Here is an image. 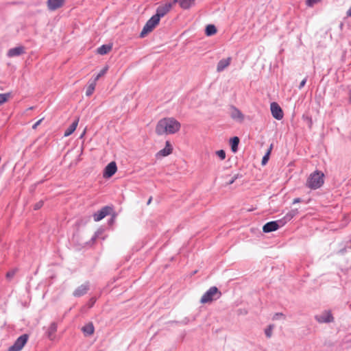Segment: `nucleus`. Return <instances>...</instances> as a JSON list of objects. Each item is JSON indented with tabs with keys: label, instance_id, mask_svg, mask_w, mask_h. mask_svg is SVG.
<instances>
[{
	"label": "nucleus",
	"instance_id": "nucleus-4",
	"mask_svg": "<svg viewBox=\"0 0 351 351\" xmlns=\"http://www.w3.org/2000/svg\"><path fill=\"white\" fill-rule=\"evenodd\" d=\"M160 20L153 15L144 25L140 37L144 38L148 33L152 32L155 27L159 23Z\"/></svg>",
	"mask_w": 351,
	"mask_h": 351
},
{
	"label": "nucleus",
	"instance_id": "nucleus-42",
	"mask_svg": "<svg viewBox=\"0 0 351 351\" xmlns=\"http://www.w3.org/2000/svg\"><path fill=\"white\" fill-rule=\"evenodd\" d=\"M273 330H265V334L267 338H270L272 336Z\"/></svg>",
	"mask_w": 351,
	"mask_h": 351
},
{
	"label": "nucleus",
	"instance_id": "nucleus-32",
	"mask_svg": "<svg viewBox=\"0 0 351 351\" xmlns=\"http://www.w3.org/2000/svg\"><path fill=\"white\" fill-rule=\"evenodd\" d=\"M242 178V175L241 174H239V173H237L235 174L232 178L231 180H230L228 182V185H230L232 184H233L237 179L239 178Z\"/></svg>",
	"mask_w": 351,
	"mask_h": 351
},
{
	"label": "nucleus",
	"instance_id": "nucleus-8",
	"mask_svg": "<svg viewBox=\"0 0 351 351\" xmlns=\"http://www.w3.org/2000/svg\"><path fill=\"white\" fill-rule=\"evenodd\" d=\"M315 318L319 323H330L334 320V317L330 311H324L320 314L316 315Z\"/></svg>",
	"mask_w": 351,
	"mask_h": 351
},
{
	"label": "nucleus",
	"instance_id": "nucleus-39",
	"mask_svg": "<svg viewBox=\"0 0 351 351\" xmlns=\"http://www.w3.org/2000/svg\"><path fill=\"white\" fill-rule=\"evenodd\" d=\"M81 329H94V325L92 322H89L84 326Z\"/></svg>",
	"mask_w": 351,
	"mask_h": 351
},
{
	"label": "nucleus",
	"instance_id": "nucleus-2",
	"mask_svg": "<svg viewBox=\"0 0 351 351\" xmlns=\"http://www.w3.org/2000/svg\"><path fill=\"white\" fill-rule=\"evenodd\" d=\"M324 174L319 170H316L310 174L306 183V186L313 190L319 189L324 183Z\"/></svg>",
	"mask_w": 351,
	"mask_h": 351
},
{
	"label": "nucleus",
	"instance_id": "nucleus-35",
	"mask_svg": "<svg viewBox=\"0 0 351 351\" xmlns=\"http://www.w3.org/2000/svg\"><path fill=\"white\" fill-rule=\"evenodd\" d=\"M43 204H44V202L43 200H40L39 202H36L34 205V210H39L40 208H41L43 207Z\"/></svg>",
	"mask_w": 351,
	"mask_h": 351
},
{
	"label": "nucleus",
	"instance_id": "nucleus-30",
	"mask_svg": "<svg viewBox=\"0 0 351 351\" xmlns=\"http://www.w3.org/2000/svg\"><path fill=\"white\" fill-rule=\"evenodd\" d=\"M103 230L101 229H99L97 230L94 235L92 237L91 239H90V242L92 243H94L96 239L99 237V236L102 233Z\"/></svg>",
	"mask_w": 351,
	"mask_h": 351
},
{
	"label": "nucleus",
	"instance_id": "nucleus-15",
	"mask_svg": "<svg viewBox=\"0 0 351 351\" xmlns=\"http://www.w3.org/2000/svg\"><path fill=\"white\" fill-rule=\"evenodd\" d=\"M172 145L170 142L167 141L165 143V147L156 154V156H167L172 153Z\"/></svg>",
	"mask_w": 351,
	"mask_h": 351
},
{
	"label": "nucleus",
	"instance_id": "nucleus-21",
	"mask_svg": "<svg viewBox=\"0 0 351 351\" xmlns=\"http://www.w3.org/2000/svg\"><path fill=\"white\" fill-rule=\"evenodd\" d=\"M112 49L111 45H102L97 48V52L100 55H106Z\"/></svg>",
	"mask_w": 351,
	"mask_h": 351
},
{
	"label": "nucleus",
	"instance_id": "nucleus-34",
	"mask_svg": "<svg viewBox=\"0 0 351 351\" xmlns=\"http://www.w3.org/2000/svg\"><path fill=\"white\" fill-rule=\"evenodd\" d=\"M322 0H306V5L308 7H313L315 4L318 3Z\"/></svg>",
	"mask_w": 351,
	"mask_h": 351
},
{
	"label": "nucleus",
	"instance_id": "nucleus-49",
	"mask_svg": "<svg viewBox=\"0 0 351 351\" xmlns=\"http://www.w3.org/2000/svg\"><path fill=\"white\" fill-rule=\"evenodd\" d=\"M282 219H284V221L285 222V223H287V222H289L290 220L288 219V218H287L286 215H285Z\"/></svg>",
	"mask_w": 351,
	"mask_h": 351
},
{
	"label": "nucleus",
	"instance_id": "nucleus-1",
	"mask_svg": "<svg viewBox=\"0 0 351 351\" xmlns=\"http://www.w3.org/2000/svg\"><path fill=\"white\" fill-rule=\"evenodd\" d=\"M181 124L173 117L160 119L156 127V133L158 135L165 134H175L180 130Z\"/></svg>",
	"mask_w": 351,
	"mask_h": 351
},
{
	"label": "nucleus",
	"instance_id": "nucleus-43",
	"mask_svg": "<svg viewBox=\"0 0 351 351\" xmlns=\"http://www.w3.org/2000/svg\"><path fill=\"white\" fill-rule=\"evenodd\" d=\"M43 119H41L38 120V121H36V122L33 125L32 128H33V129H36V128H37V126H38V125H40V123L42 122V121H43Z\"/></svg>",
	"mask_w": 351,
	"mask_h": 351
},
{
	"label": "nucleus",
	"instance_id": "nucleus-20",
	"mask_svg": "<svg viewBox=\"0 0 351 351\" xmlns=\"http://www.w3.org/2000/svg\"><path fill=\"white\" fill-rule=\"evenodd\" d=\"M240 142V139L238 136H234L230 139V145L231 150L233 153H236L238 151V147Z\"/></svg>",
	"mask_w": 351,
	"mask_h": 351
},
{
	"label": "nucleus",
	"instance_id": "nucleus-33",
	"mask_svg": "<svg viewBox=\"0 0 351 351\" xmlns=\"http://www.w3.org/2000/svg\"><path fill=\"white\" fill-rule=\"evenodd\" d=\"M16 269H12L7 272L6 278L11 280L16 274Z\"/></svg>",
	"mask_w": 351,
	"mask_h": 351
},
{
	"label": "nucleus",
	"instance_id": "nucleus-29",
	"mask_svg": "<svg viewBox=\"0 0 351 351\" xmlns=\"http://www.w3.org/2000/svg\"><path fill=\"white\" fill-rule=\"evenodd\" d=\"M56 330H47L45 335L50 339L54 340L56 338Z\"/></svg>",
	"mask_w": 351,
	"mask_h": 351
},
{
	"label": "nucleus",
	"instance_id": "nucleus-47",
	"mask_svg": "<svg viewBox=\"0 0 351 351\" xmlns=\"http://www.w3.org/2000/svg\"><path fill=\"white\" fill-rule=\"evenodd\" d=\"M343 342H344V343H349V342H351V337H346L343 339Z\"/></svg>",
	"mask_w": 351,
	"mask_h": 351
},
{
	"label": "nucleus",
	"instance_id": "nucleus-44",
	"mask_svg": "<svg viewBox=\"0 0 351 351\" xmlns=\"http://www.w3.org/2000/svg\"><path fill=\"white\" fill-rule=\"evenodd\" d=\"M115 220V216L112 215V217L108 220V224L112 225L114 223Z\"/></svg>",
	"mask_w": 351,
	"mask_h": 351
},
{
	"label": "nucleus",
	"instance_id": "nucleus-41",
	"mask_svg": "<svg viewBox=\"0 0 351 351\" xmlns=\"http://www.w3.org/2000/svg\"><path fill=\"white\" fill-rule=\"evenodd\" d=\"M306 81H307V77H305L304 79H303L301 81V82L300 83V84L298 86V88L302 89L305 86Z\"/></svg>",
	"mask_w": 351,
	"mask_h": 351
},
{
	"label": "nucleus",
	"instance_id": "nucleus-31",
	"mask_svg": "<svg viewBox=\"0 0 351 351\" xmlns=\"http://www.w3.org/2000/svg\"><path fill=\"white\" fill-rule=\"evenodd\" d=\"M216 155L221 160L226 158V152L223 149H220L216 152Z\"/></svg>",
	"mask_w": 351,
	"mask_h": 351
},
{
	"label": "nucleus",
	"instance_id": "nucleus-54",
	"mask_svg": "<svg viewBox=\"0 0 351 351\" xmlns=\"http://www.w3.org/2000/svg\"><path fill=\"white\" fill-rule=\"evenodd\" d=\"M350 101L351 102V95H350Z\"/></svg>",
	"mask_w": 351,
	"mask_h": 351
},
{
	"label": "nucleus",
	"instance_id": "nucleus-37",
	"mask_svg": "<svg viewBox=\"0 0 351 351\" xmlns=\"http://www.w3.org/2000/svg\"><path fill=\"white\" fill-rule=\"evenodd\" d=\"M85 337H90L94 334L95 330H82Z\"/></svg>",
	"mask_w": 351,
	"mask_h": 351
},
{
	"label": "nucleus",
	"instance_id": "nucleus-16",
	"mask_svg": "<svg viewBox=\"0 0 351 351\" xmlns=\"http://www.w3.org/2000/svg\"><path fill=\"white\" fill-rule=\"evenodd\" d=\"M231 60V57L220 60L217 65V71H223L226 68H227L230 64Z\"/></svg>",
	"mask_w": 351,
	"mask_h": 351
},
{
	"label": "nucleus",
	"instance_id": "nucleus-6",
	"mask_svg": "<svg viewBox=\"0 0 351 351\" xmlns=\"http://www.w3.org/2000/svg\"><path fill=\"white\" fill-rule=\"evenodd\" d=\"M173 2H168L157 7L156 14L154 16L160 20L161 18L165 16L172 8Z\"/></svg>",
	"mask_w": 351,
	"mask_h": 351
},
{
	"label": "nucleus",
	"instance_id": "nucleus-45",
	"mask_svg": "<svg viewBox=\"0 0 351 351\" xmlns=\"http://www.w3.org/2000/svg\"><path fill=\"white\" fill-rule=\"evenodd\" d=\"M58 327L57 324L56 322H52L50 325V327L49 329H56Z\"/></svg>",
	"mask_w": 351,
	"mask_h": 351
},
{
	"label": "nucleus",
	"instance_id": "nucleus-38",
	"mask_svg": "<svg viewBox=\"0 0 351 351\" xmlns=\"http://www.w3.org/2000/svg\"><path fill=\"white\" fill-rule=\"evenodd\" d=\"M278 225V229L282 226H284L286 223L284 221V219L282 218L278 219V220H276L275 221Z\"/></svg>",
	"mask_w": 351,
	"mask_h": 351
},
{
	"label": "nucleus",
	"instance_id": "nucleus-22",
	"mask_svg": "<svg viewBox=\"0 0 351 351\" xmlns=\"http://www.w3.org/2000/svg\"><path fill=\"white\" fill-rule=\"evenodd\" d=\"M217 32V27L215 25L209 24L206 26L205 28V34L207 36H211L215 34Z\"/></svg>",
	"mask_w": 351,
	"mask_h": 351
},
{
	"label": "nucleus",
	"instance_id": "nucleus-7",
	"mask_svg": "<svg viewBox=\"0 0 351 351\" xmlns=\"http://www.w3.org/2000/svg\"><path fill=\"white\" fill-rule=\"evenodd\" d=\"M113 210L112 206H105L101 209L95 213L93 215V219L95 221H99L106 217L107 215H110L111 212Z\"/></svg>",
	"mask_w": 351,
	"mask_h": 351
},
{
	"label": "nucleus",
	"instance_id": "nucleus-52",
	"mask_svg": "<svg viewBox=\"0 0 351 351\" xmlns=\"http://www.w3.org/2000/svg\"><path fill=\"white\" fill-rule=\"evenodd\" d=\"M238 311H239V312H240L239 313H243V311H242V310H241V309L238 310Z\"/></svg>",
	"mask_w": 351,
	"mask_h": 351
},
{
	"label": "nucleus",
	"instance_id": "nucleus-5",
	"mask_svg": "<svg viewBox=\"0 0 351 351\" xmlns=\"http://www.w3.org/2000/svg\"><path fill=\"white\" fill-rule=\"evenodd\" d=\"M28 339V334L22 335L16 339L14 344L8 348V351H21L27 343Z\"/></svg>",
	"mask_w": 351,
	"mask_h": 351
},
{
	"label": "nucleus",
	"instance_id": "nucleus-19",
	"mask_svg": "<svg viewBox=\"0 0 351 351\" xmlns=\"http://www.w3.org/2000/svg\"><path fill=\"white\" fill-rule=\"evenodd\" d=\"M79 119H75L64 131V136H69L74 132L78 124Z\"/></svg>",
	"mask_w": 351,
	"mask_h": 351
},
{
	"label": "nucleus",
	"instance_id": "nucleus-17",
	"mask_svg": "<svg viewBox=\"0 0 351 351\" xmlns=\"http://www.w3.org/2000/svg\"><path fill=\"white\" fill-rule=\"evenodd\" d=\"M65 0H48L47 6L50 10H56L62 7Z\"/></svg>",
	"mask_w": 351,
	"mask_h": 351
},
{
	"label": "nucleus",
	"instance_id": "nucleus-13",
	"mask_svg": "<svg viewBox=\"0 0 351 351\" xmlns=\"http://www.w3.org/2000/svg\"><path fill=\"white\" fill-rule=\"evenodd\" d=\"M25 53V47L23 46H19L11 48L8 51L7 56L10 58L19 56Z\"/></svg>",
	"mask_w": 351,
	"mask_h": 351
},
{
	"label": "nucleus",
	"instance_id": "nucleus-23",
	"mask_svg": "<svg viewBox=\"0 0 351 351\" xmlns=\"http://www.w3.org/2000/svg\"><path fill=\"white\" fill-rule=\"evenodd\" d=\"M95 86H96V82L93 80V82H90L88 87H87V89L86 90V95L87 97H90L93 95L94 90H95Z\"/></svg>",
	"mask_w": 351,
	"mask_h": 351
},
{
	"label": "nucleus",
	"instance_id": "nucleus-40",
	"mask_svg": "<svg viewBox=\"0 0 351 351\" xmlns=\"http://www.w3.org/2000/svg\"><path fill=\"white\" fill-rule=\"evenodd\" d=\"M280 317H284V315L282 313H276L273 316V319L274 320L278 319Z\"/></svg>",
	"mask_w": 351,
	"mask_h": 351
},
{
	"label": "nucleus",
	"instance_id": "nucleus-51",
	"mask_svg": "<svg viewBox=\"0 0 351 351\" xmlns=\"http://www.w3.org/2000/svg\"><path fill=\"white\" fill-rule=\"evenodd\" d=\"M152 200V197H150L149 198V199H148L147 202V205L150 204V203H151Z\"/></svg>",
	"mask_w": 351,
	"mask_h": 351
},
{
	"label": "nucleus",
	"instance_id": "nucleus-3",
	"mask_svg": "<svg viewBox=\"0 0 351 351\" xmlns=\"http://www.w3.org/2000/svg\"><path fill=\"white\" fill-rule=\"evenodd\" d=\"M221 296V292L215 286L211 287L207 290L202 295L200 302L202 304H206L219 299Z\"/></svg>",
	"mask_w": 351,
	"mask_h": 351
},
{
	"label": "nucleus",
	"instance_id": "nucleus-25",
	"mask_svg": "<svg viewBox=\"0 0 351 351\" xmlns=\"http://www.w3.org/2000/svg\"><path fill=\"white\" fill-rule=\"evenodd\" d=\"M271 148H272V145L270 146V148L267 150L266 154L263 157L262 161H261L262 165H265L267 163L269 158V155H270Z\"/></svg>",
	"mask_w": 351,
	"mask_h": 351
},
{
	"label": "nucleus",
	"instance_id": "nucleus-24",
	"mask_svg": "<svg viewBox=\"0 0 351 351\" xmlns=\"http://www.w3.org/2000/svg\"><path fill=\"white\" fill-rule=\"evenodd\" d=\"M302 119L305 121L309 129L312 128L313 126V120L312 117L308 114H303Z\"/></svg>",
	"mask_w": 351,
	"mask_h": 351
},
{
	"label": "nucleus",
	"instance_id": "nucleus-11",
	"mask_svg": "<svg viewBox=\"0 0 351 351\" xmlns=\"http://www.w3.org/2000/svg\"><path fill=\"white\" fill-rule=\"evenodd\" d=\"M117 167L115 162H110L107 166L104 168L103 172V177L105 178H111L117 171Z\"/></svg>",
	"mask_w": 351,
	"mask_h": 351
},
{
	"label": "nucleus",
	"instance_id": "nucleus-14",
	"mask_svg": "<svg viewBox=\"0 0 351 351\" xmlns=\"http://www.w3.org/2000/svg\"><path fill=\"white\" fill-rule=\"evenodd\" d=\"M278 230V225L275 221L266 223L263 227V232L269 233Z\"/></svg>",
	"mask_w": 351,
	"mask_h": 351
},
{
	"label": "nucleus",
	"instance_id": "nucleus-50",
	"mask_svg": "<svg viewBox=\"0 0 351 351\" xmlns=\"http://www.w3.org/2000/svg\"><path fill=\"white\" fill-rule=\"evenodd\" d=\"M273 327H274V326H273V325L269 324V326H267V328H266V329L271 330V329H273Z\"/></svg>",
	"mask_w": 351,
	"mask_h": 351
},
{
	"label": "nucleus",
	"instance_id": "nucleus-53",
	"mask_svg": "<svg viewBox=\"0 0 351 351\" xmlns=\"http://www.w3.org/2000/svg\"><path fill=\"white\" fill-rule=\"evenodd\" d=\"M33 108H34V107H30L29 110H32Z\"/></svg>",
	"mask_w": 351,
	"mask_h": 351
},
{
	"label": "nucleus",
	"instance_id": "nucleus-36",
	"mask_svg": "<svg viewBox=\"0 0 351 351\" xmlns=\"http://www.w3.org/2000/svg\"><path fill=\"white\" fill-rule=\"evenodd\" d=\"M96 298L95 297H92L89 301L88 302V304L87 305L88 306V308H91L93 306V305L95 304V302H96Z\"/></svg>",
	"mask_w": 351,
	"mask_h": 351
},
{
	"label": "nucleus",
	"instance_id": "nucleus-48",
	"mask_svg": "<svg viewBox=\"0 0 351 351\" xmlns=\"http://www.w3.org/2000/svg\"><path fill=\"white\" fill-rule=\"evenodd\" d=\"M348 16H351V7L348 9L346 13Z\"/></svg>",
	"mask_w": 351,
	"mask_h": 351
},
{
	"label": "nucleus",
	"instance_id": "nucleus-28",
	"mask_svg": "<svg viewBox=\"0 0 351 351\" xmlns=\"http://www.w3.org/2000/svg\"><path fill=\"white\" fill-rule=\"evenodd\" d=\"M298 213V209H293L285 215L290 221Z\"/></svg>",
	"mask_w": 351,
	"mask_h": 351
},
{
	"label": "nucleus",
	"instance_id": "nucleus-10",
	"mask_svg": "<svg viewBox=\"0 0 351 351\" xmlns=\"http://www.w3.org/2000/svg\"><path fill=\"white\" fill-rule=\"evenodd\" d=\"M230 115L233 120L237 121L239 123H242L243 121L245 118L244 114L239 108H237L236 106L233 105H231L230 106Z\"/></svg>",
	"mask_w": 351,
	"mask_h": 351
},
{
	"label": "nucleus",
	"instance_id": "nucleus-9",
	"mask_svg": "<svg viewBox=\"0 0 351 351\" xmlns=\"http://www.w3.org/2000/svg\"><path fill=\"white\" fill-rule=\"evenodd\" d=\"M270 110L274 118L277 120H281L284 117L283 111L279 104L276 102H272L270 104Z\"/></svg>",
	"mask_w": 351,
	"mask_h": 351
},
{
	"label": "nucleus",
	"instance_id": "nucleus-46",
	"mask_svg": "<svg viewBox=\"0 0 351 351\" xmlns=\"http://www.w3.org/2000/svg\"><path fill=\"white\" fill-rule=\"evenodd\" d=\"M302 202V199L300 197H297V198H295L293 201V204H297V203H300Z\"/></svg>",
	"mask_w": 351,
	"mask_h": 351
},
{
	"label": "nucleus",
	"instance_id": "nucleus-18",
	"mask_svg": "<svg viewBox=\"0 0 351 351\" xmlns=\"http://www.w3.org/2000/svg\"><path fill=\"white\" fill-rule=\"evenodd\" d=\"M195 0H173V4L179 3L180 6L184 10H188L195 5Z\"/></svg>",
	"mask_w": 351,
	"mask_h": 351
},
{
	"label": "nucleus",
	"instance_id": "nucleus-27",
	"mask_svg": "<svg viewBox=\"0 0 351 351\" xmlns=\"http://www.w3.org/2000/svg\"><path fill=\"white\" fill-rule=\"evenodd\" d=\"M10 96V93H0V106L6 102Z\"/></svg>",
	"mask_w": 351,
	"mask_h": 351
},
{
	"label": "nucleus",
	"instance_id": "nucleus-26",
	"mask_svg": "<svg viewBox=\"0 0 351 351\" xmlns=\"http://www.w3.org/2000/svg\"><path fill=\"white\" fill-rule=\"evenodd\" d=\"M108 66H105L104 68H103L100 71L99 73L95 76V77L94 78V81H95L97 82V81L101 77H102L103 75H104L106 72L108 71Z\"/></svg>",
	"mask_w": 351,
	"mask_h": 351
},
{
	"label": "nucleus",
	"instance_id": "nucleus-12",
	"mask_svg": "<svg viewBox=\"0 0 351 351\" xmlns=\"http://www.w3.org/2000/svg\"><path fill=\"white\" fill-rule=\"evenodd\" d=\"M90 289L89 282H86L83 285L79 286L73 293V296L79 298L84 295Z\"/></svg>",
	"mask_w": 351,
	"mask_h": 351
}]
</instances>
